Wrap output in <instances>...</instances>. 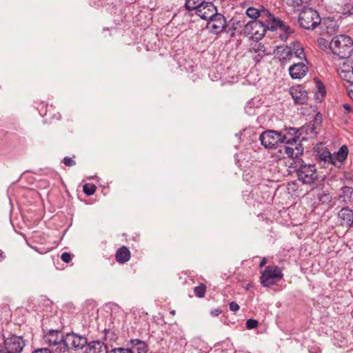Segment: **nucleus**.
I'll list each match as a JSON object with an SVG mask.
<instances>
[{
  "instance_id": "nucleus-19",
  "label": "nucleus",
  "mask_w": 353,
  "mask_h": 353,
  "mask_svg": "<svg viewBox=\"0 0 353 353\" xmlns=\"http://www.w3.org/2000/svg\"><path fill=\"white\" fill-rule=\"evenodd\" d=\"M130 252L125 246L119 248L115 254L116 261L119 263H123L128 261L130 259Z\"/></svg>"
},
{
  "instance_id": "nucleus-20",
  "label": "nucleus",
  "mask_w": 353,
  "mask_h": 353,
  "mask_svg": "<svg viewBox=\"0 0 353 353\" xmlns=\"http://www.w3.org/2000/svg\"><path fill=\"white\" fill-rule=\"evenodd\" d=\"M86 353H108L107 346L102 342L93 341L89 344Z\"/></svg>"
},
{
  "instance_id": "nucleus-5",
  "label": "nucleus",
  "mask_w": 353,
  "mask_h": 353,
  "mask_svg": "<svg viewBox=\"0 0 353 353\" xmlns=\"http://www.w3.org/2000/svg\"><path fill=\"white\" fill-rule=\"evenodd\" d=\"M296 172L298 179L303 184L312 185L318 179V174L314 164L301 163L296 168Z\"/></svg>"
},
{
  "instance_id": "nucleus-16",
  "label": "nucleus",
  "mask_w": 353,
  "mask_h": 353,
  "mask_svg": "<svg viewBox=\"0 0 353 353\" xmlns=\"http://www.w3.org/2000/svg\"><path fill=\"white\" fill-rule=\"evenodd\" d=\"M130 353H147L148 347L147 344L139 339H132L128 344Z\"/></svg>"
},
{
  "instance_id": "nucleus-23",
  "label": "nucleus",
  "mask_w": 353,
  "mask_h": 353,
  "mask_svg": "<svg viewBox=\"0 0 353 353\" xmlns=\"http://www.w3.org/2000/svg\"><path fill=\"white\" fill-rule=\"evenodd\" d=\"M291 48L292 50V54L294 53L296 57L299 59H304L305 61H307L305 56L303 48L301 45V43H292Z\"/></svg>"
},
{
  "instance_id": "nucleus-27",
  "label": "nucleus",
  "mask_w": 353,
  "mask_h": 353,
  "mask_svg": "<svg viewBox=\"0 0 353 353\" xmlns=\"http://www.w3.org/2000/svg\"><path fill=\"white\" fill-rule=\"evenodd\" d=\"M205 292L206 287L203 283H201L199 285L194 288V292L197 297H203L205 294Z\"/></svg>"
},
{
  "instance_id": "nucleus-39",
  "label": "nucleus",
  "mask_w": 353,
  "mask_h": 353,
  "mask_svg": "<svg viewBox=\"0 0 353 353\" xmlns=\"http://www.w3.org/2000/svg\"><path fill=\"white\" fill-rule=\"evenodd\" d=\"M343 106L344 109L345 110H347L348 112H350L352 110V107L349 104L345 103V104H343Z\"/></svg>"
},
{
  "instance_id": "nucleus-9",
  "label": "nucleus",
  "mask_w": 353,
  "mask_h": 353,
  "mask_svg": "<svg viewBox=\"0 0 353 353\" xmlns=\"http://www.w3.org/2000/svg\"><path fill=\"white\" fill-rule=\"evenodd\" d=\"M263 13L267 15V22L268 24L267 25V28L268 30L274 31L277 28H280L282 31L285 32V35H281L282 39H285L287 38L288 34H290L294 32L292 28L290 26L285 24L283 21H281L279 19L275 18L268 10H264Z\"/></svg>"
},
{
  "instance_id": "nucleus-38",
  "label": "nucleus",
  "mask_w": 353,
  "mask_h": 353,
  "mask_svg": "<svg viewBox=\"0 0 353 353\" xmlns=\"http://www.w3.org/2000/svg\"><path fill=\"white\" fill-rule=\"evenodd\" d=\"M221 311L219 309H215L211 311V314L213 316H217L218 315H219V314H221Z\"/></svg>"
},
{
  "instance_id": "nucleus-34",
  "label": "nucleus",
  "mask_w": 353,
  "mask_h": 353,
  "mask_svg": "<svg viewBox=\"0 0 353 353\" xmlns=\"http://www.w3.org/2000/svg\"><path fill=\"white\" fill-rule=\"evenodd\" d=\"M110 353H130V351H129L128 347V348H115L114 350H112Z\"/></svg>"
},
{
  "instance_id": "nucleus-42",
  "label": "nucleus",
  "mask_w": 353,
  "mask_h": 353,
  "mask_svg": "<svg viewBox=\"0 0 353 353\" xmlns=\"http://www.w3.org/2000/svg\"><path fill=\"white\" fill-rule=\"evenodd\" d=\"M251 288H252V283H248V284L245 285V286H243V288H245L246 290H249Z\"/></svg>"
},
{
  "instance_id": "nucleus-31",
  "label": "nucleus",
  "mask_w": 353,
  "mask_h": 353,
  "mask_svg": "<svg viewBox=\"0 0 353 353\" xmlns=\"http://www.w3.org/2000/svg\"><path fill=\"white\" fill-rule=\"evenodd\" d=\"M63 163L65 165L70 167L76 165V162L72 159L70 157H65L63 158Z\"/></svg>"
},
{
  "instance_id": "nucleus-37",
  "label": "nucleus",
  "mask_w": 353,
  "mask_h": 353,
  "mask_svg": "<svg viewBox=\"0 0 353 353\" xmlns=\"http://www.w3.org/2000/svg\"><path fill=\"white\" fill-rule=\"evenodd\" d=\"M32 353H52L48 348H40L32 352Z\"/></svg>"
},
{
  "instance_id": "nucleus-30",
  "label": "nucleus",
  "mask_w": 353,
  "mask_h": 353,
  "mask_svg": "<svg viewBox=\"0 0 353 353\" xmlns=\"http://www.w3.org/2000/svg\"><path fill=\"white\" fill-rule=\"evenodd\" d=\"M246 327L249 330L256 328L258 326V321L255 319H250L246 321Z\"/></svg>"
},
{
  "instance_id": "nucleus-6",
  "label": "nucleus",
  "mask_w": 353,
  "mask_h": 353,
  "mask_svg": "<svg viewBox=\"0 0 353 353\" xmlns=\"http://www.w3.org/2000/svg\"><path fill=\"white\" fill-rule=\"evenodd\" d=\"M88 343L85 336L78 335L74 332L68 333L65 335L64 343H61V352L68 353L70 347L76 350L83 349Z\"/></svg>"
},
{
  "instance_id": "nucleus-15",
  "label": "nucleus",
  "mask_w": 353,
  "mask_h": 353,
  "mask_svg": "<svg viewBox=\"0 0 353 353\" xmlns=\"http://www.w3.org/2000/svg\"><path fill=\"white\" fill-rule=\"evenodd\" d=\"M308 68L303 63H294L289 68V72L292 79H300L307 74Z\"/></svg>"
},
{
  "instance_id": "nucleus-8",
  "label": "nucleus",
  "mask_w": 353,
  "mask_h": 353,
  "mask_svg": "<svg viewBox=\"0 0 353 353\" xmlns=\"http://www.w3.org/2000/svg\"><path fill=\"white\" fill-rule=\"evenodd\" d=\"M268 24L267 21L264 23L259 20H252L245 26L244 33L254 39L259 40L265 35L266 30H268Z\"/></svg>"
},
{
  "instance_id": "nucleus-17",
  "label": "nucleus",
  "mask_w": 353,
  "mask_h": 353,
  "mask_svg": "<svg viewBox=\"0 0 353 353\" xmlns=\"http://www.w3.org/2000/svg\"><path fill=\"white\" fill-rule=\"evenodd\" d=\"M290 94L296 103L303 104L307 100V93L303 90L300 86L292 88L290 89Z\"/></svg>"
},
{
  "instance_id": "nucleus-26",
  "label": "nucleus",
  "mask_w": 353,
  "mask_h": 353,
  "mask_svg": "<svg viewBox=\"0 0 353 353\" xmlns=\"http://www.w3.org/2000/svg\"><path fill=\"white\" fill-rule=\"evenodd\" d=\"M252 49L256 54H258V57H263L268 54L265 46L261 43L255 44Z\"/></svg>"
},
{
  "instance_id": "nucleus-3",
  "label": "nucleus",
  "mask_w": 353,
  "mask_h": 353,
  "mask_svg": "<svg viewBox=\"0 0 353 353\" xmlns=\"http://www.w3.org/2000/svg\"><path fill=\"white\" fill-rule=\"evenodd\" d=\"M286 139V135L281 132L276 130H265L259 136V140L265 148L272 149L277 147L279 143H283Z\"/></svg>"
},
{
  "instance_id": "nucleus-4",
  "label": "nucleus",
  "mask_w": 353,
  "mask_h": 353,
  "mask_svg": "<svg viewBox=\"0 0 353 353\" xmlns=\"http://www.w3.org/2000/svg\"><path fill=\"white\" fill-rule=\"evenodd\" d=\"M261 284L264 287H270L283 277L282 270L276 265H268L261 272Z\"/></svg>"
},
{
  "instance_id": "nucleus-32",
  "label": "nucleus",
  "mask_w": 353,
  "mask_h": 353,
  "mask_svg": "<svg viewBox=\"0 0 353 353\" xmlns=\"http://www.w3.org/2000/svg\"><path fill=\"white\" fill-rule=\"evenodd\" d=\"M61 260L65 263H69L72 260L71 254L69 252H63L61 255Z\"/></svg>"
},
{
  "instance_id": "nucleus-21",
  "label": "nucleus",
  "mask_w": 353,
  "mask_h": 353,
  "mask_svg": "<svg viewBox=\"0 0 353 353\" xmlns=\"http://www.w3.org/2000/svg\"><path fill=\"white\" fill-rule=\"evenodd\" d=\"M205 3H206L205 0H186L185 7L188 10H195L196 12Z\"/></svg>"
},
{
  "instance_id": "nucleus-36",
  "label": "nucleus",
  "mask_w": 353,
  "mask_h": 353,
  "mask_svg": "<svg viewBox=\"0 0 353 353\" xmlns=\"http://www.w3.org/2000/svg\"><path fill=\"white\" fill-rule=\"evenodd\" d=\"M348 96L353 100V83H350V86L347 87Z\"/></svg>"
},
{
  "instance_id": "nucleus-43",
  "label": "nucleus",
  "mask_w": 353,
  "mask_h": 353,
  "mask_svg": "<svg viewBox=\"0 0 353 353\" xmlns=\"http://www.w3.org/2000/svg\"><path fill=\"white\" fill-rule=\"evenodd\" d=\"M262 57H258V54H256L254 57V61L258 63L260 61V60L261 59Z\"/></svg>"
},
{
  "instance_id": "nucleus-46",
  "label": "nucleus",
  "mask_w": 353,
  "mask_h": 353,
  "mask_svg": "<svg viewBox=\"0 0 353 353\" xmlns=\"http://www.w3.org/2000/svg\"><path fill=\"white\" fill-rule=\"evenodd\" d=\"M327 33H330V34H331V33H332V31H330H330L327 30Z\"/></svg>"
},
{
  "instance_id": "nucleus-35",
  "label": "nucleus",
  "mask_w": 353,
  "mask_h": 353,
  "mask_svg": "<svg viewBox=\"0 0 353 353\" xmlns=\"http://www.w3.org/2000/svg\"><path fill=\"white\" fill-rule=\"evenodd\" d=\"M230 310L232 312H236L239 310V305L234 301H232L230 303Z\"/></svg>"
},
{
  "instance_id": "nucleus-2",
  "label": "nucleus",
  "mask_w": 353,
  "mask_h": 353,
  "mask_svg": "<svg viewBox=\"0 0 353 353\" xmlns=\"http://www.w3.org/2000/svg\"><path fill=\"white\" fill-rule=\"evenodd\" d=\"M299 23L301 28L314 30L321 23L319 13L312 8H304L299 16Z\"/></svg>"
},
{
  "instance_id": "nucleus-7",
  "label": "nucleus",
  "mask_w": 353,
  "mask_h": 353,
  "mask_svg": "<svg viewBox=\"0 0 353 353\" xmlns=\"http://www.w3.org/2000/svg\"><path fill=\"white\" fill-rule=\"evenodd\" d=\"M283 143L285 145L279 150L280 153L283 150L287 157L291 159H297L303 154V146L298 137L288 138L286 136Z\"/></svg>"
},
{
  "instance_id": "nucleus-33",
  "label": "nucleus",
  "mask_w": 353,
  "mask_h": 353,
  "mask_svg": "<svg viewBox=\"0 0 353 353\" xmlns=\"http://www.w3.org/2000/svg\"><path fill=\"white\" fill-rule=\"evenodd\" d=\"M342 193L344 195H351L353 192V188L348 187V186H344L341 189Z\"/></svg>"
},
{
  "instance_id": "nucleus-28",
  "label": "nucleus",
  "mask_w": 353,
  "mask_h": 353,
  "mask_svg": "<svg viewBox=\"0 0 353 353\" xmlns=\"http://www.w3.org/2000/svg\"><path fill=\"white\" fill-rule=\"evenodd\" d=\"M97 190V187L92 183H85L83 186V192L88 196L92 195Z\"/></svg>"
},
{
  "instance_id": "nucleus-14",
  "label": "nucleus",
  "mask_w": 353,
  "mask_h": 353,
  "mask_svg": "<svg viewBox=\"0 0 353 353\" xmlns=\"http://www.w3.org/2000/svg\"><path fill=\"white\" fill-rule=\"evenodd\" d=\"M338 218L341 225L352 228L353 223V210L348 207L343 208L338 212Z\"/></svg>"
},
{
  "instance_id": "nucleus-18",
  "label": "nucleus",
  "mask_w": 353,
  "mask_h": 353,
  "mask_svg": "<svg viewBox=\"0 0 353 353\" xmlns=\"http://www.w3.org/2000/svg\"><path fill=\"white\" fill-rule=\"evenodd\" d=\"M276 55L281 61H290L292 57V48L287 46L278 47Z\"/></svg>"
},
{
  "instance_id": "nucleus-29",
  "label": "nucleus",
  "mask_w": 353,
  "mask_h": 353,
  "mask_svg": "<svg viewBox=\"0 0 353 353\" xmlns=\"http://www.w3.org/2000/svg\"><path fill=\"white\" fill-rule=\"evenodd\" d=\"M343 14L352 15L353 14V3L350 2L345 4L343 7Z\"/></svg>"
},
{
  "instance_id": "nucleus-1",
  "label": "nucleus",
  "mask_w": 353,
  "mask_h": 353,
  "mask_svg": "<svg viewBox=\"0 0 353 353\" xmlns=\"http://www.w3.org/2000/svg\"><path fill=\"white\" fill-rule=\"evenodd\" d=\"M330 49L339 59H347L353 52V41L347 35H337L330 42Z\"/></svg>"
},
{
  "instance_id": "nucleus-44",
  "label": "nucleus",
  "mask_w": 353,
  "mask_h": 353,
  "mask_svg": "<svg viewBox=\"0 0 353 353\" xmlns=\"http://www.w3.org/2000/svg\"><path fill=\"white\" fill-rule=\"evenodd\" d=\"M175 314H176V311H175L174 310H172V311L170 312V314H172V315H173V316H174V315H175Z\"/></svg>"
},
{
  "instance_id": "nucleus-10",
  "label": "nucleus",
  "mask_w": 353,
  "mask_h": 353,
  "mask_svg": "<svg viewBox=\"0 0 353 353\" xmlns=\"http://www.w3.org/2000/svg\"><path fill=\"white\" fill-rule=\"evenodd\" d=\"M25 346L22 337L12 336L5 340V350L9 353H20Z\"/></svg>"
},
{
  "instance_id": "nucleus-45",
  "label": "nucleus",
  "mask_w": 353,
  "mask_h": 353,
  "mask_svg": "<svg viewBox=\"0 0 353 353\" xmlns=\"http://www.w3.org/2000/svg\"><path fill=\"white\" fill-rule=\"evenodd\" d=\"M321 41H324V39H320L319 40V43H321Z\"/></svg>"
},
{
  "instance_id": "nucleus-24",
  "label": "nucleus",
  "mask_w": 353,
  "mask_h": 353,
  "mask_svg": "<svg viewBox=\"0 0 353 353\" xmlns=\"http://www.w3.org/2000/svg\"><path fill=\"white\" fill-rule=\"evenodd\" d=\"M348 154V148L346 145H342L339 150L334 153L332 157H335V161L337 160L339 162H343L347 158Z\"/></svg>"
},
{
  "instance_id": "nucleus-22",
  "label": "nucleus",
  "mask_w": 353,
  "mask_h": 353,
  "mask_svg": "<svg viewBox=\"0 0 353 353\" xmlns=\"http://www.w3.org/2000/svg\"><path fill=\"white\" fill-rule=\"evenodd\" d=\"M319 158L321 161H323L325 163H328L334 165H336L335 157H332L328 150H324L322 152H320Z\"/></svg>"
},
{
  "instance_id": "nucleus-40",
  "label": "nucleus",
  "mask_w": 353,
  "mask_h": 353,
  "mask_svg": "<svg viewBox=\"0 0 353 353\" xmlns=\"http://www.w3.org/2000/svg\"><path fill=\"white\" fill-rule=\"evenodd\" d=\"M267 263V259L266 258H263L262 260L261 261L260 263H259V266L261 268L263 267L265 264Z\"/></svg>"
},
{
  "instance_id": "nucleus-13",
  "label": "nucleus",
  "mask_w": 353,
  "mask_h": 353,
  "mask_svg": "<svg viewBox=\"0 0 353 353\" xmlns=\"http://www.w3.org/2000/svg\"><path fill=\"white\" fill-rule=\"evenodd\" d=\"M196 13L201 19L209 21L216 13V9L212 2L206 1Z\"/></svg>"
},
{
  "instance_id": "nucleus-12",
  "label": "nucleus",
  "mask_w": 353,
  "mask_h": 353,
  "mask_svg": "<svg viewBox=\"0 0 353 353\" xmlns=\"http://www.w3.org/2000/svg\"><path fill=\"white\" fill-rule=\"evenodd\" d=\"M341 78L347 83H353V60L347 59L338 69Z\"/></svg>"
},
{
  "instance_id": "nucleus-11",
  "label": "nucleus",
  "mask_w": 353,
  "mask_h": 353,
  "mask_svg": "<svg viewBox=\"0 0 353 353\" xmlns=\"http://www.w3.org/2000/svg\"><path fill=\"white\" fill-rule=\"evenodd\" d=\"M226 27L225 17L219 13H216L208 22V28L214 34L221 32Z\"/></svg>"
},
{
  "instance_id": "nucleus-25",
  "label": "nucleus",
  "mask_w": 353,
  "mask_h": 353,
  "mask_svg": "<svg viewBox=\"0 0 353 353\" xmlns=\"http://www.w3.org/2000/svg\"><path fill=\"white\" fill-rule=\"evenodd\" d=\"M264 10H267L262 9L260 10L256 8L250 7L247 9L246 14L249 17H250L252 19H256L259 17H267V15H265V14L263 13Z\"/></svg>"
},
{
  "instance_id": "nucleus-41",
  "label": "nucleus",
  "mask_w": 353,
  "mask_h": 353,
  "mask_svg": "<svg viewBox=\"0 0 353 353\" xmlns=\"http://www.w3.org/2000/svg\"><path fill=\"white\" fill-rule=\"evenodd\" d=\"M6 259L4 252L0 250V262L3 261Z\"/></svg>"
}]
</instances>
